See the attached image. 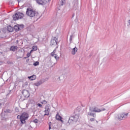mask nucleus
<instances>
[{"label": "nucleus", "instance_id": "nucleus-1", "mask_svg": "<svg viewBox=\"0 0 130 130\" xmlns=\"http://www.w3.org/2000/svg\"><path fill=\"white\" fill-rule=\"evenodd\" d=\"M26 14L27 16H29V17L31 18H34V17L35 18H39L38 13L33 11V9L30 8L27 9Z\"/></svg>", "mask_w": 130, "mask_h": 130}, {"label": "nucleus", "instance_id": "nucleus-2", "mask_svg": "<svg viewBox=\"0 0 130 130\" xmlns=\"http://www.w3.org/2000/svg\"><path fill=\"white\" fill-rule=\"evenodd\" d=\"M20 117L21 123H25L26 120L29 118V114L26 112L22 113L20 116L18 115L17 117Z\"/></svg>", "mask_w": 130, "mask_h": 130}, {"label": "nucleus", "instance_id": "nucleus-3", "mask_svg": "<svg viewBox=\"0 0 130 130\" xmlns=\"http://www.w3.org/2000/svg\"><path fill=\"white\" fill-rule=\"evenodd\" d=\"M24 14L20 12H17L15 15L13 16L14 21H17L19 19H23L24 18Z\"/></svg>", "mask_w": 130, "mask_h": 130}, {"label": "nucleus", "instance_id": "nucleus-4", "mask_svg": "<svg viewBox=\"0 0 130 130\" xmlns=\"http://www.w3.org/2000/svg\"><path fill=\"white\" fill-rule=\"evenodd\" d=\"M105 110H106L105 108L102 109L101 110L96 107L89 108V111H90V112H101V111H104Z\"/></svg>", "mask_w": 130, "mask_h": 130}, {"label": "nucleus", "instance_id": "nucleus-5", "mask_svg": "<svg viewBox=\"0 0 130 130\" xmlns=\"http://www.w3.org/2000/svg\"><path fill=\"white\" fill-rule=\"evenodd\" d=\"M128 115V113H122L120 114H118L116 116V118L118 119H122V118H125V116H127Z\"/></svg>", "mask_w": 130, "mask_h": 130}, {"label": "nucleus", "instance_id": "nucleus-6", "mask_svg": "<svg viewBox=\"0 0 130 130\" xmlns=\"http://www.w3.org/2000/svg\"><path fill=\"white\" fill-rule=\"evenodd\" d=\"M70 120H72L74 122H77L79 119V115H76L75 116H71L70 117Z\"/></svg>", "mask_w": 130, "mask_h": 130}, {"label": "nucleus", "instance_id": "nucleus-7", "mask_svg": "<svg viewBox=\"0 0 130 130\" xmlns=\"http://www.w3.org/2000/svg\"><path fill=\"white\" fill-rule=\"evenodd\" d=\"M22 94L24 96V98H28L29 96H30V93L27 90H23L22 91Z\"/></svg>", "mask_w": 130, "mask_h": 130}, {"label": "nucleus", "instance_id": "nucleus-8", "mask_svg": "<svg viewBox=\"0 0 130 130\" xmlns=\"http://www.w3.org/2000/svg\"><path fill=\"white\" fill-rule=\"evenodd\" d=\"M56 44H57V38H56V37H54L51 40L50 45L51 46H53L54 45H56Z\"/></svg>", "mask_w": 130, "mask_h": 130}, {"label": "nucleus", "instance_id": "nucleus-9", "mask_svg": "<svg viewBox=\"0 0 130 130\" xmlns=\"http://www.w3.org/2000/svg\"><path fill=\"white\" fill-rule=\"evenodd\" d=\"M36 2L37 4L41 5V6H45L47 3L46 0H37Z\"/></svg>", "mask_w": 130, "mask_h": 130}, {"label": "nucleus", "instance_id": "nucleus-10", "mask_svg": "<svg viewBox=\"0 0 130 130\" xmlns=\"http://www.w3.org/2000/svg\"><path fill=\"white\" fill-rule=\"evenodd\" d=\"M45 114H44V116H45V115H49V113L50 112V108H49V107H48V106H46L45 107Z\"/></svg>", "mask_w": 130, "mask_h": 130}, {"label": "nucleus", "instance_id": "nucleus-11", "mask_svg": "<svg viewBox=\"0 0 130 130\" xmlns=\"http://www.w3.org/2000/svg\"><path fill=\"white\" fill-rule=\"evenodd\" d=\"M45 81L44 80H41L39 81H38L37 83H34L35 86H37V87H38V86H40V85H42V84H43Z\"/></svg>", "mask_w": 130, "mask_h": 130}, {"label": "nucleus", "instance_id": "nucleus-12", "mask_svg": "<svg viewBox=\"0 0 130 130\" xmlns=\"http://www.w3.org/2000/svg\"><path fill=\"white\" fill-rule=\"evenodd\" d=\"M18 50V46H12L10 47V51H13V52H15V51H17Z\"/></svg>", "mask_w": 130, "mask_h": 130}, {"label": "nucleus", "instance_id": "nucleus-13", "mask_svg": "<svg viewBox=\"0 0 130 130\" xmlns=\"http://www.w3.org/2000/svg\"><path fill=\"white\" fill-rule=\"evenodd\" d=\"M77 51H78V48H77V47H75V48L72 49L71 53L72 54H73V55H75V54H76V52H77Z\"/></svg>", "mask_w": 130, "mask_h": 130}, {"label": "nucleus", "instance_id": "nucleus-14", "mask_svg": "<svg viewBox=\"0 0 130 130\" xmlns=\"http://www.w3.org/2000/svg\"><path fill=\"white\" fill-rule=\"evenodd\" d=\"M28 78L30 80V81H34V80H36V75H32L31 76H28Z\"/></svg>", "mask_w": 130, "mask_h": 130}, {"label": "nucleus", "instance_id": "nucleus-15", "mask_svg": "<svg viewBox=\"0 0 130 130\" xmlns=\"http://www.w3.org/2000/svg\"><path fill=\"white\" fill-rule=\"evenodd\" d=\"M7 30L9 32H13L14 31V28H13V27L9 25L7 27Z\"/></svg>", "mask_w": 130, "mask_h": 130}, {"label": "nucleus", "instance_id": "nucleus-16", "mask_svg": "<svg viewBox=\"0 0 130 130\" xmlns=\"http://www.w3.org/2000/svg\"><path fill=\"white\" fill-rule=\"evenodd\" d=\"M56 119L57 120H61V119H62V117L58 115V113H57L56 115Z\"/></svg>", "mask_w": 130, "mask_h": 130}, {"label": "nucleus", "instance_id": "nucleus-17", "mask_svg": "<svg viewBox=\"0 0 130 130\" xmlns=\"http://www.w3.org/2000/svg\"><path fill=\"white\" fill-rule=\"evenodd\" d=\"M71 118H69L68 122L66 123L67 125H70V124H73L74 122L73 120H70Z\"/></svg>", "mask_w": 130, "mask_h": 130}, {"label": "nucleus", "instance_id": "nucleus-18", "mask_svg": "<svg viewBox=\"0 0 130 130\" xmlns=\"http://www.w3.org/2000/svg\"><path fill=\"white\" fill-rule=\"evenodd\" d=\"M1 119L2 120H7V116L2 114V116H1Z\"/></svg>", "mask_w": 130, "mask_h": 130}, {"label": "nucleus", "instance_id": "nucleus-19", "mask_svg": "<svg viewBox=\"0 0 130 130\" xmlns=\"http://www.w3.org/2000/svg\"><path fill=\"white\" fill-rule=\"evenodd\" d=\"M53 56L57 61L59 60V57H58L57 54H54L53 56Z\"/></svg>", "mask_w": 130, "mask_h": 130}, {"label": "nucleus", "instance_id": "nucleus-20", "mask_svg": "<svg viewBox=\"0 0 130 130\" xmlns=\"http://www.w3.org/2000/svg\"><path fill=\"white\" fill-rule=\"evenodd\" d=\"M14 29L16 32H17V31H20V27L17 25H15L14 26Z\"/></svg>", "mask_w": 130, "mask_h": 130}, {"label": "nucleus", "instance_id": "nucleus-21", "mask_svg": "<svg viewBox=\"0 0 130 130\" xmlns=\"http://www.w3.org/2000/svg\"><path fill=\"white\" fill-rule=\"evenodd\" d=\"M73 9L74 10H77L78 9V4L75 3L73 6Z\"/></svg>", "mask_w": 130, "mask_h": 130}, {"label": "nucleus", "instance_id": "nucleus-22", "mask_svg": "<svg viewBox=\"0 0 130 130\" xmlns=\"http://www.w3.org/2000/svg\"><path fill=\"white\" fill-rule=\"evenodd\" d=\"M26 99H25V98H23L22 97V96H20V98H19V100L20 101V102H22L23 101H24V100H25Z\"/></svg>", "mask_w": 130, "mask_h": 130}, {"label": "nucleus", "instance_id": "nucleus-23", "mask_svg": "<svg viewBox=\"0 0 130 130\" xmlns=\"http://www.w3.org/2000/svg\"><path fill=\"white\" fill-rule=\"evenodd\" d=\"M32 122H34L35 123H38V119H36L35 120H33L30 122V123H32Z\"/></svg>", "mask_w": 130, "mask_h": 130}, {"label": "nucleus", "instance_id": "nucleus-24", "mask_svg": "<svg viewBox=\"0 0 130 130\" xmlns=\"http://www.w3.org/2000/svg\"><path fill=\"white\" fill-rule=\"evenodd\" d=\"M88 115H89V116H93V117H95V115L94 113L88 112Z\"/></svg>", "mask_w": 130, "mask_h": 130}, {"label": "nucleus", "instance_id": "nucleus-25", "mask_svg": "<svg viewBox=\"0 0 130 130\" xmlns=\"http://www.w3.org/2000/svg\"><path fill=\"white\" fill-rule=\"evenodd\" d=\"M32 50L33 51H36V50H37V46H33L32 48Z\"/></svg>", "mask_w": 130, "mask_h": 130}, {"label": "nucleus", "instance_id": "nucleus-26", "mask_svg": "<svg viewBox=\"0 0 130 130\" xmlns=\"http://www.w3.org/2000/svg\"><path fill=\"white\" fill-rule=\"evenodd\" d=\"M19 53H21L22 54V56H20V57H19L18 58H22V57L24 55V52L23 51H21L19 52Z\"/></svg>", "mask_w": 130, "mask_h": 130}, {"label": "nucleus", "instance_id": "nucleus-27", "mask_svg": "<svg viewBox=\"0 0 130 130\" xmlns=\"http://www.w3.org/2000/svg\"><path fill=\"white\" fill-rule=\"evenodd\" d=\"M4 112H5V113H10V112H11V110L10 109H6L4 110Z\"/></svg>", "mask_w": 130, "mask_h": 130}, {"label": "nucleus", "instance_id": "nucleus-28", "mask_svg": "<svg viewBox=\"0 0 130 130\" xmlns=\"http://www.w3.org/2000/svg\"><path fill=\"white\" fill-rule=\"evenodd\" d=\"M34 66H35V67H37V66H39V62L36 61V62H34Z\"/></svg>", "mask_w": 130, "mask_h": 130}, {"label": "nucleus", "instance_id": "nucleus-29", "mask_svg": "<svg viewBox=\"0 0 130 130\" xmlns=\"http://www.w3.org/2000/svg\"><path fill=\"white\" fill-rule=\"evenodd\" d=\"M56 51V50L55 49L53 51L52 53H51V56L54 55V54H55Z\"/></svg>", "mask_w": 130, "mask_h": 130}, {"label": "nucleus", "instance_id": "nucleus-30", "mask_svg": "<svg viewBox=\"0 0 130 130\" xmlns=\"http://www.w3.org/2000/svg\"><path fill=\"white\" fill-rule=\"evenodd\" d=\"M56 82H60V81H61L60 80V77H58L57 78L55 79Z\"/></svg>", "mask_w": 130, "mask_h": 130}, {"label": "nucleus", "instance_id": "nucleus-31", "mask_svg": "<svg viewBox=\"0 0 130 130\" xmlns=\"http://www.w3.org/2000/svg\"><path fill=\"white\" fill-rule=\"evenodd\" d=\"M73 36H74L73 35L70 36V42H72V41L73 40Z\"/></svg>", "mask_w": 130, "mask_h": 130}, {"label": "nucleus", "instance_id": "nucleus-32", "mask_svg": "<svg viewBox=\"0 0 130 130\" xmlns=\"http://www.w3.org/2000/svg\"><path fill=\"white\" fill-rule=\"evenodd\" d=\"M26 56H27V57H30V56H31V54L30 53H27L26 54Z\"/></svg>", "mask_w": 130, "mask_h": 130}, {"label": "nucleus", "instance_id": "nucleus-33", "mask_svg": "<svg viewBox=\"0 0 130 130\" xmlns=\"http://www.w3.org/2000/svg\"><path fill=\"white\" fill-rule=\"evenodd\" d=\"M47 103V102H46V101L44 100L43 101V102H42V104H46Z\"/></svg>", "mask_w": 130, "mask_h": 130}, {"label": "nucleus", "instance_id": "nucleus-34", "mask_svg": "<svg viewBox=\"0 0 130 130\" xmlns=\"http://www.w3.org/2000/svg\"><path fill=\"white\" fill-rule=\"evenodd\" d=\"M60 3H61V6H63V3H64L63 0H61Z\"/></svg>", "mask_w": 130, "mask_h": 130}, {"label": "nucleus", "instance_id": "nucleus-35", "mask_svg": "<svg viewBox=\"0 0 130 130\" xmlns=\"http://www.w3.org/2000/svg\"><path fill=\"white\" fill-rule=\"evenodd\" d=\"M38 106H39V107H42V105L40 104H37Z\"/></svg>", "mask_w": 130, "mask_h": 130}, {"label": "nucleus", "instance_id": "nucleus-36", "mask_svg": "<svg viewBox=\"0 0 130 130\" xmlns=\"http://www.w3.org/2000/svg\"><path fill=\"white\" fill-rule=\"evenodd\" d=\"M90 121H94V118H90Z\"/></svg>", "mask_w": 130, "mask_h": 130}, {"label": "nucleus", "instance_id": "nucleus-37", "mask_svg": "<svg viewBox=\"0 0 130 130\" xmlns=\"http://www.w3.org/2000/svg\"><path fill=\"white\" fill-rule=\"evenodd\" d=\"M3 64V61H0V66H2Z\"/></svg>", "mask_w": 130, "mask_h": 130}, {"label": "nucleus", "instance_id": "nucleus-38", "mask_svg": "<svg viewBox=\"0 0 130 130\" xmlns=\"http://www.w3.org/2000/svg\"><path fill=\"white\" fill-rule=\"evenodd\" d=\"M49 126H51V122H50L49 123Z\"/></svg>", "mask_w": 130, "mask_h": 130}, {"label": "nucleus", "instance_id": "nucleus-39", "mask_svg": "<svg viewBox=\"0 0 130 130\" xmlns=\"http://www.w3.org/2000/svg\"><path fill=\"white\" fill-rule=\"evenodd\" d=\"M29 59H26V62H29Z\"/></svg>", "mask_w": 130, "mask_h": 130}, {"label": "nucleus", "instance_id": "nucleus-40", "mask_svg": "<svg viewBox=\"0 0 130 130\" xmlns=\"http://www.w3.org/2000/svg\"><path fill=\"white\" fill-rule=\"evenodd\" d=\"M49 129H51V126H49Z\"/></svg>", "mask_w": 130, "mask_h": 130}, {"label": "nucleus", "instance_id": "nucleus-41", "mask_svg": "<svg viewBox=\"0 0 130 130\" xmlns=\"http://www.w3.org/2000/svg\"><path fill=\"white\" fill-rule=\"evenodd\" d=\"M62 119H61V120H60V121H61V122H63V121L62 120Z\"/></svg>", "mask_w": 130, "mask_h": 130}, {"label": "nucleus", "instance_id": "nucleus-42", "mask_svg": "<svg viewBox=\"0 0 130 130\" xmlns=\"http://www.w3.org/2000/svg\"><path fill=\"white\" fill-rule=\"evenodd\" d=\"M32 51H33V50H31L30 51L29 53H30V54H31V53L32 52Z\"/></svg>", "mask_w": 130, "mask_h": 130}, {"label": "nucleus", "instance_id": "nucleus-43", "mask_svg": "<svg viewBox=\"0 0 130 130\" xmlns=\"http://www.w3.org/2000/svg\"><path fill=\"white\" fill-rule=\"evenodd\" d=\"M74 17H75V15L74 14L72 15V18H74Z\"/></svg>", "mask_w": 130, "mask_h": 130}, {"label": "nucleus", "instance_id": "nucleus-44", "mask_svg": "<svg viewBox=\"0 0 130 130\" xmlns=\"http://www.w3.org/2000/svg\"><path fill=\"white\" fill-rule=\"evenodd\" d=\"M2 106V103H0V107Z\"/></svg>", "mask_w": 130, "mask_h": 130}, {"label": "nucleus", "instance_id": "nucleus-45", "mask_svg": "<svg viewBox=\"0 0 130 130\" xmlns=\"http://www.w3.org/2000/svg\"><path fill=\"white\" fill-rule=\"evenodd\" d=\"M24 58H25V59H26V58H28V57H24Z\"/></svg>", "mask_w": 130, "mask_h": 130}, {"label": "nucleus", "instance_id": "nucleus-46", "mask_svg": "<svg viewBox=\"0 0 130 130\" xmlns=\"http://www.w3.org/2000/svg\"><path fill=\"white\" fill-rule=\"evenodd\" d=\"M48 2H50V0H48Z\"/></svg>", "mask_w": 130, "mask_h": 130}, {"label": "nucleus", "instance_id": "nucleus-47", "mask_svg": "<svg viewBox=\"0 0 130 130\" xmlns=\"http://www.w3.org/2000/svg\"><path fill=\"white\" fill-rule=\"evenodd\" d=\"M1 29H0V33H1Z\"/></svg>", "mask_w": 130, "mask_h": 130}, {"label": "nucleus", "instance_id": "nucleus-48", "mask_svg": "<svg viewBox=\"0 0 130 130\" xmlns=\"http://www.w3.org/2000/svg\"><path fill=\"white\" fill-rule=\"evenodd\" d=\"M30 127H32V126H31V125L30 126Z\"/></svg>", "mask_w": 130, "mask_h": 130}]
</instances>
